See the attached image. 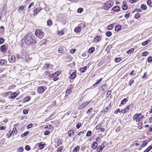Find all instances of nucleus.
Wrapping results in <instances>:
<instances>
[{"label":"nucleus","mask_w":152,"mask_h":152,"mask_svg":"<svg viewBox=\"0 0 152 152\" xmlns=\"http://www.w3.org/2000/svg\"><path fill=\"white\" fill-rule=\"evenodd\" d=\"M76 50L75 49H72L70 51V53L72 54H73L75 53L76 51Z\"/></svg>","instance_id":"69168bd1"},{"label":"nucleus","mask_w":152,"mask_h":152,"mask_svg":"<svg viewBox=\"0 0 152 152\" xmlns=\"http://www.w3.org/2000/svg\"><path fill=\"white\" fill-rule=\"evenodd\" d=\"M148 62L151 63L152 61V57L151 56L149 57L147 59Z\"/></svg>","instance_id":"8fccbe9b"},{"label":"nucleus","mask_w":152,"mask_h":152,"mask_svg":"<svg viewBox=\"0 0 152 152\" xmlns=\"http://www.w3.org/2000/svg\"><path fill=\"white\" fill-rule=\"evenodd\" d=\"M4 41V39L2 37L0 38V44H2Z\"/></svg>","instance_id":"13d9d810"},{"label":"nucleus","mask_w":152,"mask_h":152,"mask_svg":"<svg viewBox=\"0 0 152 152\" xmlns=\"http://www.w3.org/2000/svg\"><path fill=\"white\" fill-rule=\"evenodd\" d=\"M11 131H9V133H7V136L8 137V138H10L12 135V134H11V133L10 134V132Z\"/></svg>","instance_id":"052dcab7"},{"label":"nucleus","mask_w":152,"mask_h":152,"mask_svg":"<svg viewBox=\"0 0 152 152\" xmlns=\"http://www.w3.org/2000/svg\"><path fill=\"white\" fill-rule=\"evenodd\" d=\"M63 149V147L60 146L57 149V152H62Z\"/></svg>","instance_id":"4c0bfd02"},{"label":"nucleus","mask_w":152,"mask_h":152,"mask_svg":"<svg viewBox=\"0 0 152 152\" xmlns=\"http://www.w3.org/2000/svg\"><path fill=\"white\" fill-rule=\"evenodd\" d=\"M133 105L132 103L130 104L129 105H128L125 108L127 112H128L130 108L132 107Z\"/></svg>","instance_id":"aec40b11"},{"label":"nucleus","mask_w":152,"mask_h":152,"mask_svg":"<svg viewBox=\"0 0 152 152\" xmlns=\"http://www.w3.org/2000/svg\"><path fill=\"white\" fill-rule=\"evenodd\" d=\"M93 110V108L91 107L87 111V113L88 114H89L90 112Z\"/></svg>","instance_id":"338daca9"},{"label":"nucleus","mask_w":152,"mask_h":152,"mask_svg":"<svg viewBox=\"0 0 152 152\" xmlns=\"http://www.w3.org/2000/svg\"><path fill=\"white\" fill-rule=\"evenodd\" d=\"M95 48L94 47H92L88 50V52L89 53H92L94 50Z\"/></svg>","instance_id":"a878e982"},{"label":"nucleus","mask_w":152,"mask_h":152,"mask_svg":"<svg viewBox=\"0 0 152 152\" xmlns=\"http://www.w3.org/2000/svg\"><path fill=\"white\" fill-rule=\"evenodd\" d=\"M103 149V148H102V146H99L97 148V151L98 152H101Z\"/></svg>","instance_id":"58836bf2"},{"label":"nucleus","mask_w":152,"mask_h":152,"mask_svg":"<svg viewBox=\"0 0 152 152\" xmlns=\"http://www.w3.org/2000/svg\"><path fill=\"white\" fill-rule=\"evenodd\" d=\"M142 124V123H139L138 124V128L139 129H141L142 128L141 126Z\"/></svg>","instance_id":"bf43d9fd"},{"label":"nucleus","mask_w":152,"mask_h":152,"mask_svg":"<svg viewBox=\"0 0 152 152\" xmlns=\"http://www.w3.org/2000/svg\"><path fill=\"white\" fill-rule=\"evenodd\" d=\"M9 60L10 62H14L15 61V57L14 55H12L11 56V58H9Z\"/></svg>","instance_id":"1a4fd4ad"},{"label":"nucleus","mask_w":152,"mask_h":152,"mask_svg":"<svg viewBox=\"0 0 152 152\" xmlns=\"http://www.w3.org/2000/svg\"><path fill=\"white\" fill-rule=\"evenodd\" d=\"M30 97L27 96L24 98V100L25 102H28L30 100Z\"/></svg>","instance_id":"4d7b16f0"},{"label":"nucleus","mask_w":152,"mask_h":152,"mask_svg":"<svg viewBox=\"0 0 152 152\" xmlns=\"http://www.w3.org/2000/svg\"><path fill=\"white\" fill-rule=\"evenodd\" d=\"M122 28V26L121 25H117L115 28V30L117 31H119Z\"/></svg>","instance_id":"2eb2a0df"},{"label":"nucleus","mask_w":152,"mask_h":152,"mask_svg":"<svg viewBox=\"0 0 152 152\" xmlns=\"http://www.w3.org/2000/svg\"><path fill=\"white\" fill-rule=\"evenodd\" d=\"M99 139V137L96 139V142H94L92 144L91 148L93 149H96L98 145L97 142L98 141L97 139Z\"/></svg>","instance_id":"423d86ee"},{"label":"nucleus","mask_w":152,"mask_h":152,"mask_svg":"<svg viewBox=\"0 0 152 152\" xmlns=\"http://www.w3.org/2000/svg\"><path fill=\"white\" fill-rule=\"evenodd\" d=\"M126 12L127 13L125 15V17L126 18H128L130 14V13L128 11Z\"/></svg>","instance_id":"09e8293b"},{"label":"nucleus","mask_w":152,"mask_h":152,"mask_svg":"<svg viewBox=\"0 0 152 152\" xmlns=\"http://www.w3.org/2000/svg\"><path fill=\"white\" fill-rule=\"evenodd\" d=\"M106 35L107 37H110L112 35V33L110 31H107L106 33Z\"/></svg>","instance_id":"ea45409f"},{"label":"nucleus","mask_w":152,"mask_h":152,"mask_svg":"<svg viewBox=\"0 0 152 152\" xmlns=\"http://www.w3.org/2000/svg\"><path fill=\"white\" fill-rule=\"evenodd\" d=\"M120 109L119 108H118V109H117L116 110L115 112H114V113H115V114H117L118 112H119L120 113Z\"/></svg>","instance_id":"774afa93"},{"label":"nucleus","mask_w":152,"mask_h":152,"mask_svg":"<svg viewBox=\"0 0 152 152\" xmlns=\"http://www.w3.org/2000/svg\"><path fill=\"white\" fill-rule=\"evenodd\" d=\"M134 82V80H133L131 79L129 82V85L130 86H132V84Z\"/></svg>","instance_id":"680f3d73"},{"label":"nucleus","mask_w":152,"mask_h":152,"mask_svg":"<svg viewBox=\"0 0 152 152\" xmlns=\"http://www.w3.org/2000/svg\"><path fill=\"white\" fill-rule=\"evenodd\" d=\"M101 37L100 36H97L95 39L97 40V41H99L101 39Z\"/></svg>","instance_id":"603ef678"},{"label":"nucleus","mask_w":152,"mask_h":152,"mask_svg":"<svg viewBox=\"0 0 152 152\" xmlns=\"http://www.w3.org/2000/svg\"><path fill=\"white\" fill-rule=\"evenodd\" d=\"M17 94L16 92H14L12 93L10 95V97L13 99L16 97L17 96Z\"/></svg>","instance_id":"a211bd4d"},{"label":"nucleus","mask_w":152,"mask_h":152,"mask_svg":"<svg viewBox=\"0 0 152 152\" xmlns=\"http://www.w3.org/2000/svg\"><path fill=\"white\" fill-rule=\"evenodd\" d=\"M114 27V24H111L109 25L107 27V28L109 30H111Z\"/></svg>","instance_id":"c756f323"},{"label":"nucleus","mask_w":152,"mask_h":152,"mask_svg":"<svg viewBox=\"0 0 152 152\" xmlns=\"http://www.w3.org/2000/svg\"><path fill=\"white\" fill-rule=\"evenodd\" d=\"M151 42V40H148L145 42H143L142 43V46H145L147 45L149 42Z\"/></svg>","instance_id":"6ab92c4d"},{"label":"nucleus","mask_w":152,"mask_h":152,"mask_svg":"<svg viewBox=\"0 0 152 152\" xmlns=\"http://www.w3.org/2000/svg\"><path fill=\"white\" fill-rule=\"evenodd\" d=\"M6 60H4L3 59H1L0 60V64L1 65H3L5 63V61Z\"/></svg>","instance_id":"5fc2aeb1"},{"label":"nucleus","mask_w":152,"mask_h":152,"mask_svg":"<svg viewBox=\"0 0 152 152\" xmlns=\"http://www.w3.org/2000/svg\"><path fill=\"white\" fill-rule=\"evenodd\" d=\"M122 8L123 10H126L128 9V7L127 5H122Z\"/></svg>","instance_id":"de8ad7c7"},{"label":"nucleus","mask_w":152,"mask_h":152,"mask_svg":"<svg viewBox=\"0 0 152 152\" xmlns=\"http://www.w3.org/2000/svg\"><path fill=\"white\" fill-rule=\"evenodd\" d=\"M87 66H86L84 67H82L80 69V70L81 72H85L86 70V69L87 68Z\"/></svg>","instance_id":"393cba45"},{"label":"nucleus","mask_w":152,"mask_h":152,"mask_svg":"<svg viewBox=\"0 0 152 152\" xmlns=\"http://www.w3.org/2000/svg\"><path fill=\"white\" fill-rule=\"evenodd\" d=\"M134 17L136 19H139L140 17V14L138 13H137L135 15Z\"/></svg>","instance_id":"473e14b6"},{"label":"nucleus","mask_w":152,"mask_h":152,"mask_svg":"<svg viewBox=\"0 0 152 152\" xmlns=\"http://www.w3.org/2000/svg\"><path fill=\"white\" fill-rule=\"evenodd\" d=\"M7 48V46L5 45H2L0 48V50L1 51L4 52L6 50V49Z\"/></svg>","instance_id":"9b49d317"},{"label":"nucleus","mask_w":152,"mask_h":152,"mask_svg":"<svg viewBox=\"0 0 152 152\" xmlns=\"http://www.w3.org/2000/svg\"><path fill=\"white\" fill-rule=\"evenodd\" d=\"M134 48H131L130 50H128L126 52V53L128 54H130L134 51Z\"/></svg>","instance_id":"4be33fe9"},{"label":"nucleus","mask_w":152,"mask_h":152,"mask_svg":"<svg viewBox=\"0 0 152 152\" xmlns=\"http://www.w3.org/2000/svg\"><path fill=\"white\" fill-rule=\"evenodd\" d=\"M17 131H16V129L15 128H14L13 129V130L11 132V134H12L13 133L14 134H16L17 133Z\"/></svg>","instance_id":"6e6d98bb"},{"label":"nucleus","mask_w":152,"mask_h":152,"mask_svg":"<svg viewBox=\"0 0 152 152\" xmlns=\"http://www.w3.org/2000/svg\"><path fill=\"white\" fill-rule=\"evenodd\" d=\"M58 74H57L56 72L53 74L50 75V76L53 77V80L54 81H56L58 79Z\"/></svg>","instance_id":"39448f33"},{"label":"nucleus","mask_w":152,"mask_h":152,"mask_svg":"<svg viewBox=\"0 0 152 152\" xmlns=\"http://www.w3.org/2000/svg\"><path fill=\"white\" fill-rule=\"evenodd\" d=\"M74 133L73 130H70L68 132V134L69 137H72V135L74 134Z\"/></svg>","instance_id":"5701e85b"},{"label":"nucleus","mask_w":152,"mask_h":152,"mask_svg":"<svg viewBox=\"0 0 152 152\" xmlns=\"http://www.w3.org/2000/svg\"><path fill=\"white\" fill-rule=\"evenodd\" d=\"M43 67L45 69H48V68H52V65H50V64L47 63L44 64Z\"/></svg>","instance_id":"6e6552de"},{"label":"nucleus","mask_w":152,"mask_h":152,"mask_svg":"<svg viewBox=\"0 0 152 152\" xmlns=\"http://www.w3.org/2000/svg\"><path fill=\"white\" fill-rule=\"evenodd\" d=\"M152 148V146L150 145L144 151V152H148L150 151Z\"/></svg>","instance_id":"7c9ffc66"},{"label":"nucleus","mask_w":152,"mask_h":152,"mask_svg":"<svg viewBox=\"0 0 152 152\" xmlns=\"http://www.w3.org/2000/svg\"><path fill=\"white\" fill-rule=\"evenodd\" d=\"M141 8L143 10H145L147 9V7L146 5L144 4H142L141 6Z\"/></svg>","instance_id":"f704fd0d"},{"label":"nucleus","mask_w":152,"mask_h":152,"mask_svg":"<svg viewBox=\"0 0 152 152\" xmlns=\"http://www.w3.org/2000/svg\"><path fill=\"white\" fill-rule=\"evenodd\" d=\"M140 117H135V116H133V119L134 120H135L136 122H139L141 119H140Z\"/></svg>","instance_id":"f3484780"},{"label":"nucleus","mask_w":152,"mask_h":152,"mask_svg":"<svg viewBox=\"0 0 152 152\" xmlns=\"http://www.w3.org/2000/svg\"><path fill=\"white\" fill-rule=\"evenodd\" d=\"M148 144L146 140H144L143 141V143L142 144L140 145V147L141 148H142L146 146Z\"/></svg>","instance_id":"dca6fc26"},{"label":"nucleus","mask_w":152,"mask_h":152,"mask_svg":"<svg viewBox=\"0 0 152 152\" xmlns=\"http://www.w3.org/2000/svg\"><path fill=\"white\" fill-rule=\"evenodd\" d=\"M63 48L62 47H60L58 49V51L59 53H63Z\"/></svg>","instance_id":"c03bdc74"},{"label":"nucleus","mask_w":152,"mask_h":152,"mask_svg":"<svg viewBox=\"0 0 152 152\" xmlns=\"http://www.w3.org/2000/svg\"><path fill=\"white\" fill-rule=\"evenodd\" d=\"M82 124L81 123H78L76 126V127L77 129H79L81 126Z\"/></svg>","instance_id":"864d4df0"},{"label":"nucleus","mask_w":152,"mask_h":152,"mask_svg":"<svg viewBox=\"0 0 152 152\" xmlns=\"http://www.w3.org/2000/svg\"><path fill=\"white\" fill-rule=\"evenodd\" d=\"M42 142L40 143L39 145V147L41 149H42L44 148V145H45V143L42 144Z\"/></svg>","instance_id":"2f4dec72"},{"label":"nucleus","mask_w":152,"mask_h":152,"mask_svg":"<svg viewBox=\"0 0 152 152\" xmlns=\"http://www.w3.org/2000/svg\"><path fill=\"white\" fill-rule=\"evenodd\" d=\"M79 26H80V28L83 29L86 26V25L84 23H81L79 25Z\"/></svg>","instance_id":"b1692460"},{"label":"nucleus","mask_w":152,"mask_h":152,"mask_svg":"<svg viewBox=\"0 0 152 152\" xmlns=\"http://www.w3.org/2000/svg\"><path fill=\"white\" fill-rule=\"evenodd\" d=\"M24 149L22 147H20L17 150L18 152H22L23 151Z\"/></svg>","instance_id":"a19ab883"},{"label":"nucleus","mask_w":152,"mask_h":152,"mask_svg":"<svg viewBox=\"0 0 152 152\" xmlns=\"http://www.w3.org/2000/svg\"><path fill=\"white\" fill-rule=\"evenodd\" d=\"M148 51H145L142 53V56H146L148 55Z\"/></svg>","instance_id":"49530a36"},{"label":"nucleus","mask_w":152,"mask_h":152,"mask_svg":"<svg viewBox=\"0 0 152 152\" xmlns=\"http://www.w3.org/2000/svg\"><path fill=\"white\" fill-rule=\"evenodd\" d=\"M25 149L27 151H29L30 150L31 148L28 145H27L25 146Z\"/></svg>","instance_id":"79ce46f5"},{"label":"nucleus","mask_w":152,"mask_h":152,"mask_svg":"<svg viewBox=\"0 0 152 152\" xmlns=\"http://www.w3.org/2000/svg\"><path fill=\"white\" fill-rule=\"evenodd\" d=\"M57 143L58 146L61 145L63 143L62 141L60 140H58L57 141Z\"/></svg>","instance_id":"c9c22d12"},{"label":"nucleus","mask_w":152,"mask_h":152,"mask_svg":"<svg viewBox=\"0 0 152 152\" xmlns=\"http://www.w3.org/2000/svg\"><path fill=\"white\" fill-rule=\"evenodd\" d=\"M83 11V8H80L78 9L77 10V12L79 13H81Z\"/></svg>","instance_id":"3c124183"},{"label":"nucleus","mask_w":152,"mask_h":152,"mask_svg":"<svg viewBox=\"0 0 152 152\" xmlns=\"http://www.w3.org/2000/svg\"><path fill=\"white\" fill-rule=\"evenodd\" d=\"M89 103V102H87L85 103L83 102L79 106V109L81 110L84 108L86 105Z\"/></svg>","instance_id":"0eeeda50"},{"label":"nucleus","mask_w":152,"mask_h":152,"mask_svg":"<svg viewBox=\"0 0 152 152\" xmlns=\"http://www.w3.org/2000/svg\"><path fill=\"white\" fill-rule=\"evenodd\" d=\"M128 99L126 98H125L123 99L121 102V104L123 105L126 102H127Z\"/></svg>","instance_id":"bb28decb"},{"label":"nucleus","mask_w":152,"mask_h":152,"mask_svg":"<svg viewBox=\"0 0 152 152\" xmlns=\"http://www.w3.org/2000/svg\"><path fill=\"white\" fill-rule=\"evenodd\" d=\"M80 149V146H77L75 147L73 151V152H77V151L79 150Z\"/></svg>","instance_id":"72a5a7b5"},{"label":"nucleus","mask_w":152,"mask_h":152,"mask_svg":"<svg viewBox=\"0 0 152 152\" xmlns=\"http://www.w3.org/2000/svg\"><path fill=\"white\" fill-rule=\"evenodd\" d=\"M24 42L27 45H31L36 44V38L32 35H28L25 37Z\"/></svg>","instance_id":"f257e3e1"},{"label":"nucleus","mask_w":152,"mask_h":152,"mask_svg":"<svg viewBox=\"0 0 152 152\" xmlns=\"http://www.w3.org/2000/svg\"><path fill=\"white\" fill-rule=\"evenodd\" d=\"M91 133H92V132L91 131H88L87 133V134H86V136L87 137H89L91 135Z\"/></svg>","instance_id":"a18cd8bd"},{"label":"nucleus","mask_w":152,"mask_h":152,"mask_svg":"<svg viewBox=\"0 0 152 152\" xmlns=\"http://www.w3.org/2000/svg\"><path fill=\"white\" fill-rule=\"evenodd\" d=\"M26 52L24 50H22L21 53V57L22 59H24L26 58Z\"/></svg>","instance_id":"9d476101"},{"label":"nucleus","mask_w":152,"mask_h":152,"mask_svg":"<svg viewBox=\"0 0 152 152\" xmlns=\"http://www.w3.org/2000/svg\"><path fill=\"white\" fill-rule=\"evenodd\" d=\"M47 25L48 26H50L52 25V22L51 20H49L47 22Z\"/></svg>","instance_id":"e433bc0d"},{"label":"nucleus","mask_w":152,"mask_h":152,"mask_svg":"<svg viewBox=\"0 0 152 152\" xmlns=\"http://www.w3.org/2000/svg\"><path fill=\"white\" fill-rule=\"evenodd\" d=\"M47 89V88L45 86H39L37 89V92L39 94H41L44 93Z\"/></svg>","instance_id":"20e7f679"},{"label":"nucleus","mask_w":152,"mask_h":152,"mask_svg":"<svg viewBox=\"0 0 152 152\" xmlns=\"http://www.w3.org/2000/svg\"><path fill=\"white\" fill-rule=\"evenodd\" d=\"M72 92L71 88H68L66 91V94H70Z\"/></svg>","instance_id":"c85d7f7f"},{"label":"nucleus","mask_w":152,"mask_h":152,"mask_svg":"<svg viewBox=\"0 0 152 152\" xmlns=\"http://www.w3.org/2000/svg\"><path fill=\"white\" fill-rule=\"evenodd\" d=\"M29 132L28 131H26L24 132V133L22 134L21 135V137L22 138L26 136H27L29 134Z\"/></svg>","instance_id":"412c9836"},{"label":"nucleus","mask_w":152,"mask_h":152,"mask_svg":"<svg viewBox=\"0 0 152 152\" xmlns=\"http://www.w3.org/2000/svg\"><path fill=\"white\" fill-rule=\"evenodd\" d=\"M23 113L25 114H28V111L27 110L24 109L23 111Z\"/></svg>","instance_id":"e2e57ef3"},{"label":"nucleus","mask_w":152,"mask_h":152,"mask_svg":"<svg viewBox=\"0 0 152 152\" xmlns=\"http://www.w3.org/2000/svg\"><path fill=\"white\" fill-rule=\"evenodd\" d=\"M121 60V59L120 58H116L115 59V61L117 63L119 62Z\"/></svg>","instance_id":"37998d69"},{"label":"nucleus","mask_w":152,"mask_h":152,"mask_svg":"<svg viewBox=\"0 0 152 152\" xmlns=\"http://www.w3.org/2000/svg\"><path fill=\"white\" fill-rule=\"evenodd\" d=\"M112 10L114 11L118 12L120 10V8L118 6H116L113 7Z\"/></svg>","instance_id":"4468645a"},{"label":"nucleus","mask_w":152,"mask_h":152,"mask_svg":"<svg viewBox=\"0 0 152 152\" xmlns=\"http://www.w3.org/2000/svg\"><path fill=\"white\" fill-rule=\"evenodd\" d=\"M113 2L110 1H109L106 2L104 5V8L105 10H108L112 6Z\"/></svg>","instance_id":"7ed1b4c3"},{"label":"nucleus","mask_w":152,"mask_h":152,"mask_svg":"<svg viewBox=\"0 0 152 152\" xmlns=\"http://www.w3.org/2000/svg\"><path fill=\"white\" fill-rule=\"evenodd\" d=\"M35 34L36 36L40 38L44 36V33L42 29L39 28L37 29L35 31Z\"/></svg>","instance_id":"f03ea898"},{"label":"nucleus","mask_w":152,"mask_h":152,"mask_svg":"<svg viewBox=\"0 0 152 152\" xmlns=\"http://www.w3.org/2000/svg\"><path fill=\"white\" fill-rule=\"evenodd\" d=\"M24 6H21L18 9V11L20 13L21 12V11H22L24 8Z\"/></svg>","instance_id":"cd10ccee"},{"label":"nucleus","mask_w":152,"mask_h":152,"mask_svg":"<svg viewBox=\"0 0 152 152\" xmlns=\"http://www.w3.org/2000/svg\"><path fill=\"white\" fill-rule=\"evenodd\" d=\"M81 31V29L79 25L77 27L75 28L74 30L77 33L80 32Z\"/></svg>","instance_id":"f8f14e48"},{"label":"nucleus","mask_w":152,"mask_h":152,"mask_svg":"<svg viewBox=\"0 0 152 152\" xmlns=\"http://www.w3.org/2000/svg\"><path fill=\"white\" fill-rule=\"evenodd\" d=\"M76 75V73L74 72H73L71 74L70 76H69V77L71 79H74Z\"/></svg>","instance_id":"ddd939ff"},{"label":"nucleus","mask_w":152,"mask_h":152,"mask_svg":"<svg viewBox=\"0 0 152 152\" xmlns=\"http://www.w3.org/2000/svg\"><path fill=\"white\" fill-rule=\"evenodd\" d=\"M50 133V132L48 130H47L45 131L44 133V134L45 135H48Z\"/></svg>","instance_id":"0e129e2a"}]
</instances>
